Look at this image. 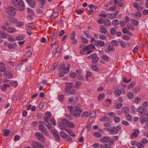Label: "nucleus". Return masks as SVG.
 I'll use <instances>...</instances> for the list:
<instances>
[{"label": "nucleus", "mask_w": 148, "mask_h": 148, "mask_svg": "<svg viewBox=\"0 0 148 148\" xmlns=\"http://www.w3.org/2000/svg\"><path fill=\"white\" fill-rule=\"evenodd\" d=\"M65 91L66 93H68L71 95H74L76 94V90L73 89V85L72 83H66Z\"/></svg>", "instance_id": "obj_1"}, {"label": "nucleus", "mask_w": 148, "mask_h": 148, "mask_svg": "<svg viewBox=\"0 0 148 148\" xmlns=\"http://www.w3.org/2000/svg\"><path fill=\"white\" fill-rule=\"evenodd\" d=\"M105 130H107L109 132H113L114 133V134H117L119 130L121 129V127L120 125H118L116 127L115 126H112L110 127L104 128Z\"/></svg>", "instance_id": "obj_2"}, {"label": "nucleus", "mask_w": 148, "mask_h": 148, "mask_svg": "<svg viewBox=\"0 0 148 148\" xmlns=\"http://www.w3.org/2000/svg\"><path fill=\"white\" fill-rule=\"evenodd\" d=\"M147 110L146 107L144 106H140L136 109V111L140 114H139V115L142 116H145Z\"/></svg>", "instance_id": "obj_3"}, {"label": "nucleus", "mask_w": 148, "mask_h": 148, "mask_svg": "<svg viewBox=\"0 0 148 148\" xmlns=\"http://www.w3.org/2000/svg\"><path fill=\"white\" fill-rule=\"evenodd\" d=\"M68 121L66 119H63L61 121V125L59 127L61 130H65V127H68Z\"/></svg>", "instance_id": "obj_4"}, {"label": "nucleus", "mask_w": 148, "mask_h": 148, "mask_svg": "<svg viewBox=\"0 0 148 148\" xmlns=\"http://www.w3.org/2000/svg\"><path fill=\"white\" fill-rule=\"evenodd\" d=\"M35 135L38 140L42 142H44L45 140V138L43 134L39 132H36Z\"/></svg>", "instance_id": "obj_5"}, {"label": "nucleus", "mask_w": 148, "mask_h": 148, "mask_svg": "<svg viewBox=\"0 0 148 148\" xmlns=\"http://www.w3.org/2000/svg\"><path fill=\"white\" fill-rule=\"evenodd\" d=\"M97 55L95 53H93L89 56L87 58L88 59H92V62L93 63L97 62L99 60V58L97 56Z\"/></svg>", "instance_id": "obj_6"}, {"label": "nucleus", "mask_w": 148, "mask_h": 148, "mask_svg": "<svg viewBox=\"0 0 148 148\" xmlns=\"http://www.w3.org/2000/svg\"><path fill=\"white\" fill-rule=\"evenodd\" d=\"M38 128L40 131L45 136H48L49 135V133L47 131V128L44 126H38Z\"/></svg>", "instance_id": "obj_7"}, {"label": "nucleus", "mask_w": 148, "mask_h": 148, "mask_svg": "<svg viewBox=\"0 0 148 148\" xmlns=\"http://www.w3.org/2000/svg\"><path fill=\"white\" fill-rule=\"evenodd\" d=\"M51 133L53 136L55 138L56 141L59 142L60 141V138L58 131L55 130L53 129L51 130Z\"/></svg>", "instance_id": "obj_8"}, {"label": "nucleus", "mask_w": 148, "mask_h": 148, "mask_svg": "<svg viewBox=\"0 0 148 148\" xmlns=\"http://www.w3.org/2000/svg\"><path fill=\"white\" fill-rule=\"evenodd\" d=\"M7 13L10 16H14L15 15V12L14 8L11 6L8 7Z\"/></svg>", "instance_id": "obj_9"}, {"label": "nucleus", "mask_w": 148, "mask_h": 148, "mask_svg": "<svg viewBox=\"0 0 148 148\" xmlns=\"http://www.w3.org/2000/svg\"><path fill=\"white\" fill-rule=\"evenodd\" d=\"M25 3L22 0H19V10L23 11L25 10Z\"/></svg>", "instance_id": "obj_10"}, {"label": "nucleus", "mask_w": 148, "mask_h": 148, "mask_svg": "<svg viewBox=\"0 0 148 148\" xmlns=\"http://www.w3.org/2000/svg\"><path fill=\"white\" fill-rule=\"evenodd\" d=\"M94 44L96 46H99L101 47H103L105 45V44L104 42L101 40H96Z\"/></svg>", "instance_id": "obj_11"}, {"label": "nucleus", "mask_w": 148, "mask_h": 148, "mask_svg": "<svg viewBox=\"0 0 148 148\" xmlns=\"http://www.w3.org/2000/svg\"><path fill=\"white\" fill-rule=\"evenodd\" d=\"M28 4L32 8H34L36 6V3L34 0H25Z\"/></svg>", "instance_id": "obj_12"}, {"label": "nucleus", "mask_w": 148, "mask_h": 148, "mask_svg": "<svg viewBox=\"0 0 148 148\" xmlns=\"http://www.w3.org/2000/svg\"><path fill=\"white\" fill-rule=\"evenodd\" d=\"M123 106V104L121 103H119L117 101H116L113 104L114 108L116 109H118L120 108Z\"/></svg>", "instance_id": "obj_13"}, {"label": "nucleus", "mask_w": 148, "mask_h": 148, "mask_svg": "<svg viewBox=\"0 0 148 148\" xmlns=\"http://www.w3.org/2000/svg\"><path fill=\"white\" fill-rule=\"evenodd\" d=\"M51 113L49 112H48L46 114V115L44 117V121L46 122H49V121L51 118Z\"/></svg>", "instance_id": "obj_14"}, {"label": "nucleus", "mask_w": 148, "mask_h": 148, "mask_svg": "<svg viewBox=\"0 0 148 148\" xmlns=\"http://www.w3.org/2000/svg\"><path fill=\"white\" fill-rule=\"evenodd\" d=\"M82 112V110H76V111H73L72 112V114L74 116L76 117H77L80 116Z\"/></svg>", "instance_id": "obj_15"}, {"label": "nucleus", "mask_w": 148, "mask_h": 148, "mask_svg": "<svg viewBox=\"0 0 148 148\" xmlns=\"http://www.w3.org/2000/svg\"><path fill=\"white\" fill-rule=\"evenodd\" d=\"M135 131L136 132H133L131 135V137L132 138L137 137L138 136V134L140 133V131L138 129H135Z\"/></svg>", "instance_id": "obj_16"}, {"label": "nucleus", "mask_w": 148, "mask_h": 148, "mask_svg": "<svg viewBox=\"0 0 148 148\" xmlns=\"http://www.w3.org/2000/svg\"><path fill=\"white\" fill-rule=\"evenodd\" d=\"M110 138L108 136L103 137L100 139V141L102 143H106Z\"/></svg>", "instance_id": "obj_17"}, {"label": "nucleus", "mask_w": 148, "mask_h": 148, "mask_svg": "<svg viewBox=\"0 0 148 148\" xmlns=\"http://www.w3.org/2000/svg\"><path fill=\"white\" fill-rule=\"evenodd\" d=\"M121 93L122 91L121 90L118 89H115L114 91V94L116 97L120 96Z\"/></svg>", "instance_id": "obj_18"}, {"label": "nucleus", "mask_w": 148, "mask_h": 148, "mask_svg": "<svg viewBox=\"0 0 148 148\" xmlns=\"http://www.w3.org/2000/svg\"><path fill=\"white\" fill-rule=\"evenodd\" d=\"M4 76L6 78H11L13 77V75L10 73L8 72H5L3 73Z\"/></svg>", "instance_id": "obj_19"}, {"label": "nucleus", "mask_w": 148, "mask_h": 148, "mask_svg": "<svg viewBox=\"0 0 148 148\" xmlns=\"http://www.w3.org/2000/svg\"><path fill=\"white\" fill-rule=\"evenodd\" d=\"M84 48L85 50H90V49L94 50L95 49V47L92 44H91L90 45H87Z\"/></svg>", "instance_id": "obj_20"}, {"label": "nucleus", "mask_w": 148, "mask_h": 148, "mask_svg": "<svg viewBox=\"0 0 148 148\" xmlns=\"http://www.w3.org/2000/svg\"><path fill=\"white\" fill-rule=\"evenodd\" d=\"M129 108L126 106L123 107L121 108V111L125 114L129 112Z\"/></svg>", "instance_id": "obj_21"}, {"label": "nucleus", "mask_w": 148, "mask_h": 148, "mask_svg": "<svg viewBox=\"0 0 148 148\" xmlns=\"http://www.w3.org/2000/svg\"><path fill=\"white\" fill-rule=\"evenodd\" d=\"M101 27L99 29V32L102 34H106L107 32V30L103 27L101 26Z\"/></svg>", "instance_id": "obj_22"}, {"label": "nucleus", "mask_w": 148, "mask_h": 148, "mask_svg": "<svg viewBox=\"0 0 148 148\" xmlns=\"http://www.w3.org/2000/svg\"><path fill=\"white\" fill-rule=\"evenodd\" d=\"M8 47L9 49H15L16 47V43H10L8 44Z\"/></svg>", "instance_id": "obj_23"}, {"label": "nucleus", "mask_w": 148, "mask_h": 148, "mask_svg": "<svg viewBox=\"0 0 148 148\" xmlns=\"http://www.w3.org/2000/svg\"><path fill=\"white\" fill-rule=\"evenodd\" d=\"M33 148H41L40 145L38 143L33 142Z\"/></svg>", "instance_id": "obj_24"}, {"label": "nucleus", "mask_w": 148, "mask_h": 148, "mask_svg": "<svg viewBox=\"0 0 148 148\" xmlns=\"http://www.w3.org/2000/svg\"><path fill=\"white\" fill-rule=\"evenodd\" d=\"M82 82L80 81H77L75 84V87L76 89H78L81 86Z\"/></svg>", "instance_id": "obj_25"}, {"label": "nucleus", "mask_w": 148, "mask_h": 148, "mask_svg": "<svg viewBox=\"0 0 148 148\" xmlns=\"http://www.w3.org/2000/svg\"><path fill=\"white\" fill-rule=\"evenodd\" d=\"M58 15V14L57 12H54L49 17V19L53 20V19L56 18Z\"/></svg>", "instance_id": "obj_26"}, {"label": "nucleus", "mask_w": 148, "mask_h": 148, "mask_svg": "<svg viewBox=\"0 0 148 148\" xmlns=\"http://www.w3.org/2000/svg\"><path fill=\"white\" fill-rule=\"evenodd\" d=\"M8 34L5 32L3 33L0 31V37L2 38H5L7 37Z\"/></svg>", "instance_id": "obj_27"}, {"label": "nucleus", "mask_w": 148, "mask_h": 148, "mask_svg": "<svg viewBox=\"0 0 148 148\" xmlns=\"http://www.w3.org/2000/svg\"><path fill=\"white\" fill-rule=\"evenodd\" d=\"M8 33H12L16 32V29L11 27H8L6 31Z\"/></svg>", "instance_id": "obj_28"}, {"label": "nucleus", "mask_w": 148, "mask_h": 148, "mask_svg": "<svg viewBox=\"0 0 148 148\" xmlns=\"http://www.w3.org/2000/svg\"><path fill=\"white\" fill-rule=\"evenodd\" d=\"M27 12L29 13V14L31 16H34L35 13L34 11L31 9L28 8L27 9Z\"/></svg>", "instance_id": "obj_29"}, {"label": "nucleus", "mask_w": 148, "mask_h": 148, "mask_svg": "<svg viewBox=\"0 0 148 148\" xmlns=\"http://www.w3.org/2000/svg\"><path fill=\"white\" fill-rule=\"evenodd\" d=\"M60 135L62 138H66V137L68 136V135L63 131H61L60 132Z\"/></svg>", "instance_id": "obj_30"}, {"label": "nucleus", "mask_w": 148, "mask_h": 148, "mask_svg": "<svg viewBox=\"0 0 148 148\" xmlns=\"http://www.w3.org/2000/svg\"><path fill=\"white\" fill-rule=\"evenodd\" d=\"M122 32L124 34H126L129 35H130L131 34V33L129 32V29L127 27L123 28Z\"/></svg>", "instance_id": "obj_31"}, {"label": "nucleus", "mask_w": 148, "mask_h": 148, "mask_svg": "<svg viewBox=\"0 0 148 148\" xmlns=\"http://www.w3.org/2000/svg\"><path fill=\"white\" fill-rule=\"evenodd\" d=\"M105 97V95L104 93H101L97 97L98 100H101L103 99Z\"/></svg>", "instance_id": "obj_32"}, {"label": "nucleus", "mask_w": 148, "mask_h": 148, "mask_svg": "<svg viewBox=\"0 0 148 148\" xmlns=\"http://www.w3.org/2000/svg\"><path fill=\"white\" fill-rule=\"evenodd\" d=\"M109 119L107 116H105L103 117L100 118V120L102 122H105L108 121Z\"/></svg>", "instance_id": "obj_33"}, {"label": "nucleus", "mask_w": 148, "mask_h": 148, "mask_svg": "<svg viewBox=\"0 0 148 148\" xmlns=\"http://www.w3.org/2000/svg\"><path fill=\"white\" fill-rule=\"evenodd\" d=\"M10 86L8 84H5L3 86H2L1 87V89L3 91H5L6 90V87H9Z\"/></svg>", "instance_id": "obj_34"}, {"label": "nucleus", "mask_w": 148, "mask_h": 148, "mask_svg": "<svg viewBox=\"0 0 148 148\" xmlns=\"http://www.w3.org/2000/svg\"><path fill=\"white\" fill-rule=\"evenodd\" d=\"M140 123L142 124L143 123L145 122L148 121V117L141 118H140Z\"/></svg>", "instance_id": "obj_35"}, {"label": "nucleus", "mask_w": 148, "mask_h": 148, "mask_svg": "<svg viewBox=\"0 0 148 148\" xmlns=\"http://www.w3.org/2000/svg\"><path fill=\"white\" fill-rule=\"evenodd\" d=\"M119 44L123 48H125L126 46V45L123 41L120 40L119 41Z\"/></svg>", "instance_id": "obj_36"}, {"label": "nucleus", "mask_w": 148, "mask_h": 148, "mask_svg": "<svg viewBox=\"0 0 148 148\" xmlns=\"http://www.w3.org/2000/svg\"><path fill=\"white\" fill-rule=\"evenodd\" d=\"M136 145L138 148H143L145 147V145L141 141L137 143Z\"/></svg>", "instance_id": "obj_37"}, {"label": "nucleus", "mask_w": 148, "mask_h": 148, "mask_svg": "<svg viewBox=\"0 0 148 148\" xmlns=\"http://www.w3.org/2000/svg\"><path fill=\"white\" fill-rule=\"evenodd\" d=\"M128 98L130 99H132L134 97V94L132 92H129L127 95Z\"/></svg>", "instance_id": "obj_38"}, {"label": "nucleus", "mask_w": 148, "mask_h": 148, "mask_svg": "<svg viewBox=\"0 0 148 148\" xmlns=\"http://www.w3.org/2000/svg\"><path fill=\"white\" fill-rule=\"evenodd\" d=\"M12 3L13 4L14 6L17 7L18 5V0H11Z\"/></svg>", "instance_id": "obj_39"}, {"label": "nucleus", "mask_w": 148, "mask_h": 148, "mask_svg": "<svg viewBox=\"0 0 148 148\" xmlns=\"http://www.w3.org/2000/svg\"><path fill=\"white\" fill-rule=\"evenodd\" d=\"M116 30L114 28H112L110 30V32L112 35H114L116 34Z\"/></svg>", "instance_id": "obj_40"}, {"label": "nucleus", "mask_w": 148, "mask_h": 148, "mask_svg": "<svg viewBox=\"0 0 148 148\" xmlns=\"http://www.w3.org/2000/svg\"><path fill=\"white\" fill-rule=\"evenodd\" d=\"M65 74L63 70H61L58 73V75L60 77H63L64 76Z\"/></svg>", "instance_id": "obj_41"}, {"label": "nucleus", "mask_w": 148, "mask_h": 148, "mask_svg": "<svg viewBox=\"0 0 148 148\" xmlns=\"http://www.w3.org/2000/svg\"><path fill=\"white\" fill-rule=\"evenodd\" d=\"M119 23V21L116 19L113 20L112 22V24L115 25H118Z\"/></svg>", "instance_id": "obj_42"}, {"label": "nucleus", "mask_w": 148, "mask_h": 148, "mask_svg": "<svg viewBox=\"0 0 148 148\" xmlns=\"http://www.w3.org/2000/svg\"><path fill=\"white\" fill-rule=\"evenodd\" d=\"M111 44L114 46H117L119 45L118 42L116 40H112L111 42Z\"/></svg>", "instance_id": "obj_43"}, {"label": "nucleus", "mask_w": 148, "mask_h": 148, "mask_svg": "<svg viewBox=\"0 0 148 148\" xmlns=\"http://www.w3.org/2000/svg\"><path fill=\"white\" fill-rule=\"evenodd\" d=\"M32 54V51H31L29 50L27 51L25 53V56L26 57H29Z\"/></svg>", "instance_id": "obj_44"}, {"label": "nucleus", "mask_w": 148, "mask_h": 148, "mask_svg": "<svg viewBox=\"0 0 148 148\" xmlns=\"http://www.w3.org/2000/svg\"><path fill=\"white\" fill-rule=\"evenodd\" d=\"M108 48L109 51H110L112 52H113L114 51V48L112 45H109L108 46Z\"/></svg>", "instance_id": "obj_45"}, {"label": "nucleus", "mask_w": 148, "mask_h": 148, "mask_svg": "<svg viewBox=\"0 0 148 148\" xmlns=\"http://www.w3.org/2000/svg\"><path fill=\"white\" fill-rule=\"evenodd\" d=\"M82 41L85 44H87L88 43V41L85 38L82 36L81 38Z\"/></svg>", "instance_id": "obj_46"}, {"label": "nucleus", "mask_w": 148, "mask_h": 148, "mask_svg": "<svg viewBox=\"0 0 148 148\" xmlns=\"http://www.w3.org/2000/svg\"><path fill=\"white\" fill-rule=\"evenodd\" d=\"M10 131L8 130H5L3 131V135L5 136H8L10 133Z\"/></svg>", "instance_id": "obj_47"}, {"label": "nucleus", "mask_w": 148, "mask_h": 148, "mask_svg": "<svg viewBox=\"0 0 148 148\" xmlns=\"http://www.w3.org/2000/svg\"><path fill=\"white\" fill-rule=\"evenodd\" d=\"M101 58L102 59L106 61H108L109 60V57L106 55H103L102 56Z\"/></svg>", "instance_id": "obj_48"}, {"label": "nucleus", "mask_w": 148, "mask_h": 148, "mask_svg": "<svg viewBox=\"0 0 148 148\" xmlns=\"http://www.w3.org/2000/svg\"><path fill=\"white\" fill-rule=\"evenodd\" d=\"M93 134L94 136L98 138H100L101 136V134L97 132L93 133Z\"/></svg>", "instance_id": "obj_49"}, {"label": "nucleus", "mask_w": 148, "mask_h": 148, "mask_svg": "<svg viewBox=\"0 0 148 148\" xmlns=\"http://www.w3.org/2000/svg\"><path fill=\"white\" fill-rule=\"evenodd\" d=\"M114 120L115 122L117 123L120 122V119L119 117L118 116H115L114 118Z\"/></svg>", "instance_id": "obj_50"}, {"label": "nucleus", "mask_w": 148, "mask_h": 148, "mask_svg": "<svg viewBox=\"0 0 148 148\" xmlns=\"http://www.w3.org/2000/svg\"><path fill=\"white\" fill-rule=\"evenodd\" d=\"M76 36L75 32V31H73L72 33L71 34L70 36L71 39H73L74 38H75V37Z\"/></svg>", "instance_id": "obj_51"}, {"label": "nucleus", "mask_w": 148, "mask_h": 148, "mask_svg": "<svg viewBox=\"0 0 148 148\" xmlns=\"http://www.w3.org/2000/svg\"><path fill=\"white\" fill-rule=\"evenodd\" d=\"M11 84L15 87L17 86L18 83L17 81H13L10 83Z\"/></svg>", "instance_id": "obj_52"}, {"label": "nucleus", "mask_w": 148, "mask_h": 148, "mask_svg": "<svg viewBox=\"0 0 148 148\" xmlns=\"http://www.w3.org/2000/svg\"><path fill=\"white\" fill-rule=\"evenodd\" d=\"M141 101L140 98L138 97L136 98H135L133 100V101L135 103H138L140 102Z\"/></svg>", "instance_id": "obj_53"}, {"label": "nucleus", "mask_w": 148, "mask_h": 148, "mask_svg": "<svg viewBox=\"0 0 148 148\" xmlns=\"http://www.w3.org/2000/svg\"><path fill=\"white\" fill-rule=\"evenodd\" d=\"M74 110L73 111H76V110H82L80 108L79 105H78L77 106H75L73 108V110Z\"/></svg>", "instance_id": "obj_54"}, {"label": "nucleus", "mask_w": 148, "mask_h": 148, "mask_svg": "<svg viewBox=\"0 0 148 148\" xmlns=\"http://www.w3.org/2000/svg\"><path fill=\"white\" fill-rule=\"evenodd\" d=\"M10 21L12 23H15L17 22L18 20L14 18H10Z\"/></svg>", "instance_id": "obj_55"}, {"label": "nucleus", "mask_w": 148, "mask_h": 148, "mask_svg": "<svg viewBox=\"0 0 148 148\" xmlns=\"http://www.w3.org/2000/svg\"><path fill=\"white\" fill-rule=\"evenodd\" d=\"M132 21H133L132 23L134 25V26H137L138 25V23L137 20L135 19H132L131 20V21L132 22Z\"/></svg>", "instance_id": "obj_56"}, {"label": "nucleus", "mask_w": 148, "mask_h": 148, "mask_svg": "<svg viewBox=\"0 0 148 148\" xmlns=\"http://www.w3.org/2000/svg\"><path fill=\"white\" fill-rule=\"evenodd\" d=\"M92 75V73L90 72L89 71L87 72L86 73V80H87L88 78L89 77L91 76Z\"/></svg>", "instance_id": "obj_57"}, {"label": "nucleus", "mask_w": 148, "mask_h": 148, "mask_svg": "<svg viewBox=\"0 0 148 148\" xmlns=\"http://www.w3.org/2000/svg\"><path fill=\"white\" fill-rule=\"evenodd\" d=\"M123 38L126 40H128L130 39V37L127 35H124Z\"/></svg>", "instance_id": "obj_58"}, {"label": "nucleus", "mask_w": 148, "mask_h": 148, "mask_svg": "<svg viewBox=\"0 0 148 148\" xmlns=\"http://www.w3.org/2000/svg\"><path fill=\"white\" fill-rule=\"evenodd\" d=\"M89 113L87 112H83L82 115V117H88L89 116Z\"/></svg>", "instance_id": "obj_59"}, {"label": "nucleus", "mask_w": 148, "mask_h": 148, "mask_svg": "<svg viewBox=\"0 0 148 148\" xmlns=\"http://www.w3.org/2000/svg\"><path fill=\"white\" fill-rule=\"evenodd\" d=\"M141 142L144 145L145 144H147L148 143V140L147 138H143Z\"/></svg>", "instance_id": "obj_60"}, {"label": "nucleus", "mask_w": 148, "mask_h": 148, "mask_svg": "<svg viewBox=\"0 0 148 148\" xmlns=\"http://www.w3.org/2000/svg\"><path fill=\"white\" fill-rule=\"evenodd\" d=\"M69 102H71V103H75L76 100H74V98L73 97H71L69 98Z\"/></svg>", "instance_id": "obj_61"}, {"label": "nucleus", "mask_w": 148, "mask_h": 148, "mask_svg": "<svg viewBox=\"0 0 148 148\" xmlns=\"http://www.w3.org/2000/svg\"><path fill=\"white\" fill-rule=\"evenodd\" d=\"M110 22V20L108 19H106L105 20H104V23L105 25H108L109 24Z\"/></svg>", "instance_id": "obj_62"}, {"label": "nucleus", "mask_w": 148, "mask_h": 148, "mask_svg": "<svg viewBox=\"0 0 148 148\" xmlns=\"http://www.w3.org/2000/svg\"><path fill=\"white\" fill-rule=\"evenodd\" d=\"M135 83H131L128 86V89H130L132 88H133V87H134L135 85Z\"/></svg>", "instance_id": "obj_63"}, {"label": "nucleus", "mask_w": 148, "mask_h": 148, "mask_svg": "<svg viewBox=\"0 0 148 148\" xmlns=\"http://www.w3.org/2000/svg\"><path fill=\"white\" fill-rule=\"evenodd\" d=\"M68 127H75V125L72 122L69 121L68 123Z\"/></svg>", "instance_id": "obj_64"}]
</instances>
